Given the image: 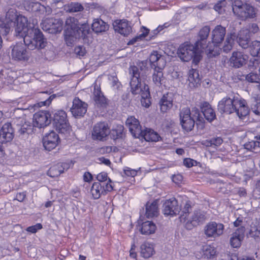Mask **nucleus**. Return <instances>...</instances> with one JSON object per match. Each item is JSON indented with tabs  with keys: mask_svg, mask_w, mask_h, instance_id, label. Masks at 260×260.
<instances>
[{
	"mask_svg": "<svg viewBox=\"0 0 260 260\" xmlns=\"http://www.w3.org/2000/svg\"><path fill=\"white\" fill-rule=\"evenodd\" d=\"M111 180L109 178L108 182H105V183H101L103 185V188L105 190V194H106L107 191H111L113 190V186L111 184Z\"/></svg>",
	"mask_w": 260,
	"mask_h": 260,
	"instance_id": "0e129e2a",
	"label": "nucleus"
},
{
	"mask_svg": "<svg viewBox=\"0 0 260 260\" xmlns=\"http://www.w3.org/2000/svg\"><path fill=\"white\" fill-rule=\"evenodd\" d=\"M218 110L221 113L231 114L236 112L240 118L245 117L249 113L248 107L244 100L233 96H226L220 101L218 104Z\"/></svg>",
	"mask_w": 260,
	"mask_h": 260,
	"instance_id": "7ed1b4c3",
	"label": "nucleus"
},
{
	"mask_svg": "<svg viewBox=\"0 0 260 260\" xmlns=\"http://www.w3.org/2000/svg\"><path fill=\"white\" fill-rule=\"evenodd\" d=\"M87 106L86 103L76 97L73 100V105L70 110L75 117H81L86 113Z\"/></svg>",
	"mask_w": 260,
	"mask_h": 260,
	"instance_id": "dca6fc26",
	"label": "nucleus"
},
{
	"mask_svg": "<svg viewBox=\"0 0 260 260\" xmlns=\"http://www.w3.org/2000/svg\"><path fill=\"white\" fill-rule=\"evenodd\" d=\"M129 73L131 76L129 84L132 94L134 95L141 94L144 89L142 88L141 82L139 80L140 72L138 68L135 66H131L129 69Z\"/></svg>",
	"mask_w": 260,
	"mask_h": 260,
	"instance_id": "0eeeda50",
	"label": "nucleus"
},
{
	"mask_svg": "<svg viewBox=\"0 0 260 260\" xmlns=\"http://www.w3.org/2000/svg\"><path fill=\"white\" fill-rule=\"evenodd\" d=\"M190 115L191 118H192L195 121L196 120H200V114L198 109L194 107L192 108L191 111H190Z\"/></svg>",
	"mask_w": 260,
	"mask_h": 260,
	"instance_id": "6e6d98bb",
	"label": "nucleus"
},
{
	"mask_svg": "<svg viewBox=\"0 0 260 260\" xmlns=\"http://www.w3.org/2000/svg\"><path fill=\"white\" fill-rule=\"evenodd\" d=\"M244 147L245 149L254 153H258L260 151V142L257 141H251L246 143L244 145Z\"/></svg>",
	"mask_w": 260,
	"mask_h": 260,
	"instance_id": "c03bdc74",
	"label": "nucleus"
},
{
	"mask_svg": "<svg viewBox=\"0 0 260 260\" xmlns=\"http://www.w3.org/2000/svg\"><path fill=\"white\" fill-rule=\"evenodd\" d=\"M123 171L124 174L127 176L134 177L137 174V172L136 170L132 169L127 167L124 169Z\"/></svg>",
	"mask_w": 260,
	"mask_h": 260,
	"instance_id": "69168bd1",
	"label": "nucleus"
},
{
	"mask_svg": "<svg viewBox=\"0 0 260 260\" xmlns=\"http://www.w3.org/2000/svg\"><path fill=\"white\" fill-rule=\"evenodd\" d=\"M92 29L95 33L105 32L109 29V25L101 19H95L91 25Z\"/></svg>",
	"mask_w": 260,
	"mask_h": 260,
	"instance_id": "72a5a7b5",
	"label": "nucleus"
},
{
	"mask_svg": "<svg viewBox=\"0 0 260 260\" xmlns=\"http://www.w3.org/2000/svg\"><path fill=\"white\" fill-rule=\"evenodd\" d=\"M53 123L57 131L61 134H67L70 131V124L67 120L66 113L63 110L56 111L53 114Z\"/></svg>",
	"mask_w": 260,
	"mask_h": 260,
	"instance_id": "423d86ee",
	"label": "nucleus"
},
{
	"mask_svg": "<svg viewBox=\"0 0 260 260\" xmlns=\"http://www.w3.org/2000/svg\"><path fill=\"white\" fill-rule=\"evenodd\" d=\"M248 48H249V53L252 56L260 57V41L251 42Z\"/></svg>",
	"mask_w": 260,
	"mask_h": 260,
	"instance_id": "79ce46f5",
	"label": "nucleus"
},
{
	"mask_svg": "<svg viewBox=\"0 0 260 260\" xmlns=\"http://www.w3.org/2000/svg\"><path fill=\"white\" fill-rule=\"evenodd\" d=\"M224 228L222 223L214 221L210 222L204 228V234L208 238H215L223 234Z\"/></svg>",
	"mask_w": 260,
	"mask_h": 260,
	"instance_id": "f8f14e48",
	"label": "nucleus"
},
{
	"mask_svg": "<svg viewBox=\"0 0 260 260\" xmlns=\"http://www.w3.org/2000/svg\"><path fill=\"white\" fill-rule=\"evenodd\" d=\"M181 211L180 207L178 205L177 200L172 198L165 201L162 205V212L166 216H174L179 214Z\"/></svg>",
	"mask_w": 260,
	"mask_h": 260,
	"instance_id": "4468645a",
	"label": "nucleus"
},
{
	"mask_svg": "<svg viewBox=\"0 0 260 260\" xmlns=\"http://www.w3.org/2000/svg\"><path fill=\"white\" fill-rule=\"evenodd\" d=\"M188 75L189 87L191 88L198 87L201 83V78L199 71L196 69H191L189 70Z\"/></svg>",
	"mask_w": 260,
	"mask_h": 260,
	"instance_id": "c756f323",
	"label": "nucleus"
},
{
	"mask_svg": "<svg viewBox=\"0 0 260 260\" xmlns=\"http://www.w3.org/2000/svg\"><path fill=\"white\" fill-rule=\"evenodd\" d=\"M83 9L82 5L78 3H71L67 6V11L71 13L81 12Z\"/></svg>",
	"mask_w": 260,
	"mask_h": 260,
	"instance_id": "de8ad7c7",
	"label": "nucleus"
},
{
	"mask_svg": "<svg viewBox=\"0 0 260 260\" xmlns=\"http://www.w3.org/2000/svg\"><path fill=\"white\" fill-rule=\"evenodd\" d=\"M75 53L79 57L83 56L86 53L85 48L83 46H76L74 49Z\"/></svg>",
	"mask_w": 260,
	"mask_h": 260,
	"instance_id": "5fc2aeb1",
	"label": "nucleus"
},
{
	"mask_svg": "<svg viewBox=\"0 0 260 260\" xmlns=\"http://www.w3.org/2000/svg\"><path fill=\"white\" fill-rule=\"evenodd\" d=\"M141 31L142 33L141 34L137 36L136 37L133 38L132 40H131L128 42L127 45H134L137 41H139L144 39L148 34L149 29L143 26L141 28Z\"/></svg>",
	"mask_w": 260,
	"mask_h": 260,
	"instance_id": "a18cd8bd",
	"label": "nucleus"
},
{
	"mask_svg": "<svg viewBox=\"0 0 260 260\" xmlns=\"http://www.w3.org/2000/svg\"><path fill=\"white\" fill-rule=\"evenodd\" d=\"M197 163V161L190 158H185L183 160L184 165L188 168H190L196 165Z\"/></svg>",
	"mask_w": 260,
	"mask_h": 260,
	"instance_id": "680f3d73",
	"label": "nucleus"
},
{
	"mask_svg": "<svg viewBox=\"0 0 260 260\" xmlns=\"http://www.w3.org/2000/svg\"><path fill=\"white\" fill-rule=\"evenodd\" d=\"M14 138L12 134H7L3 131V129L1 128L0 129V142L1 143H6L10 142Z\"/></svg>",
	"mask_w": 260,
	"mask_h": 260,
	"instance_id": "603ef678",
	"label": "nucleus"
},
{
	"mask_svg": "<svg viewBox=\"0 0 260 260\" xmlns=\"http://www.w3.org/2000/svg\"><path fill=\"white\" fill-rule=\"evenodd\" d=\"M104 184L100 182H94L91 186L90 192L94 199H99L102 194H105Z\"/></svg>",
	"mask_w": 260,
	"mask_h": 260,
	"instance_id": "e433bc0d",
	"label": "nucleus"
},
{
	"mask_svg": "<svg viewBox=\"0 0 260 260\" xmlns=\"http://www.w3.org/2000/svg\"><path fill=\"white\" fill-rule=\"evenodd\" d=\"M244 237V230L242 227L237 228L230 238V244L233 248H238Z\"/></svg>",
	"mask_w": 260,
	"mask_h": 260,
	"instance_id": "b1692460",
	"label": "nucleus"
},
{
	"mask_svg": "<svg viewBox=\"0 0 260 260\" xmlns=\"http://www.w3.org/2000/svg\"><path fill=\"white\" fill-rule=\"evenodd\" d=\"M125 123L134 137L135 138L140 137L142 129L138 119L133 116H131L127 119Z\"/></svg>",
	"mask_w": 260,
	"mask_h": 260,
	"instance_id": "aec40b11",
	"label": "nucleus"
},
{
	"mask_svg": "<svg viewBox=\"0 0 260 260\" xmlns=\"http://www.w3.org/2000/svg\"><path fill=\"white\" fill-rule=\"evenodd\" d=\"M28 10L34 12H38L42 14L43 5L39 2H29L27 6Z\"/></svg>",
	"mask_w": 260,
	"mask_h": 260,
	"instance_id": "49530a36",
	"label": "nucleus"
},
{
	"mask_svg": "<svg viewBox=\"0 0 260 260\" xmlns=\"http://www.w3.org/2000/svg\"><path fill=\"white\" fill-rule=\"evenodd\" d=\"M59 140L58 135L54 131L46 134L43 140L45 149L48 151L52 150L56 147Z\"/></svg>",
	"mask_w": 260,
	"mask_h": 260,
	"instance_id": "a211bd4d",
	"label": "nucleus"
},
{
	"mask_svg": "<svg viewBox=\"0 0 260 260\" xmlns=\"http://www.w3.org/2000/svg\"><path fill=\"white\" fill-rule=\"evenodd\" d=\"M26 46L22 43H17L12 48L11 55L12 58L17 61H27L29 58V53Z\"/></svg>",
	"mask_w": 260,
	"mask_h": 260,
	"instance_id": "9d476101",
	"label": "nucleus"
},
{
	"mask_svg": "<svg viewBox=\"0 0 260 260\" xmlns=\"http://www.w3.org/2000/svg\"><path fill=\"white\" fill-rule=\"evenodd\" d=\"M223 140L221 138L216 137L206 140L204 144L207 147H217L220 146Z\"/></svg>",
	"mask_w": 260,
	"mask_h": 260,
	"instance_id": "09e8293b",
	"label": "nucleus"
},
{
	"mask_svg": "<svg viewBox=\"0 0 260 260\" xmlns=\"http://www.w3.org/2000/svg\"><path fill=\"white\" fill-rule=\"evenodd\" d=\"M42 29L50 34H56L61 31L63 21L60 19H46L41 23Z\"/></svg>",
	"mask_w": 260,
	"mask_h": 260,
	"instance_id": "9b49d317",
	"label": "nucleus"
},
{
	"mask_svg": "<svg viewBox=\"0 0 260 260\" xmlns=\"http://www.w3.org/2000/svg\"><path fill=\"white\" fill-rule=\"evenodd\" d=\"M245 29L249 31V35H250L251 33L255 34L259 30V27L257 24L254 23L250 24L248 25V27Z\"/></svg>",
	"mask_w": 260,
	"mask_h": 260,
	"instance_id": "4d7b16f0",
	"label": "nucleus"
},
{
	"mask_svg": "<svg viewBox=\"0 0 260 260\" xmlns=\"http://www.w3.org/2000/svg\"><path fill=\"white\" fill-rule=\"evenodd\" d=\"M115 31L124 36H127L132 31L131 23L126 20H116L113 23Z\"/></svg>",
	"mask_w": 260,
	"mask_h": 260,
	"instance_id": "f3484780",
	"label": "nucleus"
},
{
	"mask_svg": "<svg viewBox=\"0 0 260 260\" xmlns=\"http://www.w3.org/2000/svg\"><path fill=\"white\" fill-rule=\"evenodd\" d=\"M34 126L39 128L49 125L51 122V114L47 111H41L34 115Z\"/></svg>",
	"mask_w": 260,
	"mask_h": 260,
	"instance_id": "2eb2a0df",
	"label": "nucleus"
},
{
	"mask_svg": "<svg viewBox=\"0 0 260 260\" xmlns=\"http://www.w3.org/2000/svg\"><path fill=\"white\" fill-rule=\"evenodd\" d=\"M247 59V56L242 52L234 51L230 58V65L235 68H240L246 64Z\"/></svg>",
	"mask_w": 260,
	"mask_h": 260,
	"instance_id": "6ab92c4d",
	"label": "nucleus"
},
{
	"mask_svg": "<svg viewBox=\"0 0 260 260\" xmlns=\"http://www.w3.org/2000/svg\"><path fill=\"white\" fill-rule=\"evenodd\" d=\"M44 53V57L47 60H51L55 56V53L52 49H46Z\"/></svg>",
	"mask_w": 260,
	"mask_h": 260,
	"instance_id": "052dcab7",
	"label": "nucleus"
},
{
	"mask_svg": "<svg viewBox=\"0 0 260 260\" xmlns=\"http://www.w3.org/2000/svg\"><path fill=\"white\" fill-rule=\"evenodd\" d=\"M178 57L183 61H188L192 59V62L198 64L202 58L200 50L196 45L187 42L181 44L178 49Z\"/></svg>",
	"mask_w": 260,
	"mask_h": 260,
	"instance_id": "20e7f679",
	"label": "nucleus"
},
{
	"mask_svg": "<svg viewBox=\"0 0 260 260\" xmlns=\"http://www.w3.org/2000/svg\"><path fill=\"white\" fill-rule=\"evenodd\" d=\"M48 5H46V6L43 5V8L42 9V14H45V15H48L52 13V9Z\"/></svg>",
	"mask_w": 260,
	"mask_h": 260,
	"instance_id": "774afa93",
	"label": "nucleus"
},
{
	"mask_svg": "<svg viewBox=\"0 0 260 260\" xmlns=\"http://www.w3.org/2000/svg\"><path fill=\"white\" fill-rule=\"evenodd\" d=\"M192 211V206L191 203L189 201H187L182 209L180 212V220L182 221L184 220V221L187 220V218L190 216V211Z\"/></svg>",
	"mask_w": 260,
	"mask_h": 260,
	"instance_id": "ea45409f",
	"label": "nucleus"
},
{
	"mask_svg": "<svg viewBox=\"0 0 260 260\" xmlns=\"http://www.w3.org/2000/svg\"><path fill=\"white\" fill-rule=\"evenodd\" d=\"M140 137L144 138L146 141L156 142L159 140L160 136L153 130L146 128L144 130H142Z\"/></svg>",
	"mask_w": 260,
	"mask_h": 260,
	"instance_id": "c9c22d12",
	"label": "nucleus"
},
{
	"mask_svg": "<svg viewBox=\"0 0 260 260\" xmlns=\"http://www.w3.org/2000/svg\"><path fill=\"white\" fill-rule=\"evenodd\" d=\"M226 33L225 28L220 25H217L212 31V40L215 44H220Z\"/></svg>",
	"mask_w": 260,
	"mask_h": 260,
	"instance_id": "a878e982",
	"label": "nucleus"
},
{
	"mask_svg": "<svg viewBox=\"0 0 260 260\" xmlns=\"http://www.w3.org/2000/svg\"><path fill=\"white\" fill-rule=\"evenodd\" d=\"M65 26L64 40L68 46H73L80 39L84 43H88L91 32L88 24L80 23L77 19L70 17L66 19Z\"/></svg>",
	"mask_w": 260,
	"mask_h": 260,
	"instance_id": "f03ea898",
	"label": "nucleus"
},
{
	"mask_svg": "<svg viewBox=\"0 0 260 260\" xmlns=\"http://www.w3.org/2000/svg\"><path fill=\"white\" fill-rule=\"evenodd\" d=\"M158 214V208L157 201L147 203L146 205V216L148 218L157 216Z\"/></svg>",
	"mask_w": 260,
	"mask_h": 260,
	"instance_id": "f704fd0d",
	"label": "nucleus"
},
{
	"mask_svg": "<svg viewBox=\"0 0 260 260\" xmlns=\"http://www.w3.org/2000/svg\"><path fill=\"white\" fill-rule=\"evenodd\" d=\"M233 44L234 39L231 36H228L222 47L223 52L225 53L230 52L233 48Z\"/></svg>",
	"mask_w": 260,
	"mask_h": 260,
	"instance_id": "8fccbe9b",
	"label": "nucleus"
},
{
	"mask_svg": "<svg viewBox=\"0 0 260 260\" xmlns=\"http://www.w3.org/2000/svg\"><path fill=\"white\" fill-rule=\"evenodd\" d=\"M234 14L242 20L254 18L256 15L255 8L240 0H231Z\"/></svg>",
	"mask_w": 260,
	"mask_h": 260,
	"instance_id": "39448f33",
	"label": "nucleus"
},
{
	"mask_svg": "<svg viewBox=\"0 0 260 260\" xmlns=\"http://www.w3.org/2000/svg\"><path fill=\"white\" fill-rule=\"evenodd\" d=\"M16 21L7 20L0 26V32L7 35L11 30V27L14 25L15 36L23 38V42L30 50L44 48L47 44L46 39L39 28L36 19H32V22L28 23L26 17L22 15L17 17L15 15Z\"/></svg>",
	"mask_w": 260,
	"mask_h": 260,
	"instance_id": "f257e3e1",
	"label": "nucleus"
},
{
	"mask_svg": "<svg viewBox=\"0 0 260 260\" xmlns=\"http://www.w3.org/2000/svg\"><path fill=\"white\" fill-rule=\"evenodd\" d=\"M219 44H215L213 41L209 42L206 44L205 48H200L199 50H204L209 57H212L219 54Z\"/></svg>",
	"mask_w": 260,
	"mask_h": 260,
	"instance_id": "7c9ffc66",
	"label": "nucleus"
},
{
	"mask_svg": "<svg viewBox=\"0 0 260 260\" xmlns=\"http://www.w3.org/2000/svg\"><path fill=\"white\" fill-rule=\"evenodd\" d=\"M42 225L41 223H37L35 225L27 228L26 230L31 233H36L38 230L42 229Z\"/></svg>",
	"mask_w": 260,
	"mask_h": 260,
	"instance_id": "13d9d810",
	"label": "nucleus"
},
{
	"mask_svg": "<svg viewBox=\"0 0 260 260\" xmlns=\"http://www.w3.org/2000/svg\"><path fill=\"white\" fill-rule=\"evenodd\" d=\"M69 168V165L67 163L57 164L51 167L47 172V175L52 177H58L62 173L64 170Z\"/></svg>",
	"mask_w": 260,
	"mask_h": 260,
	"instance_id": "cd10ccee",
	"label": "nucleus"
},
{
	"mask_svg": "<svg viewBox=\"0 0 260 260\" xmlns=\"http://www.w3.org/2000/svg\"><path fill=\"white\" fill-rule=\"evenodd\" d=\"M200 108L205 118L209 122H212L216 118V114L211 106L207 102L201 103Z\"/></svg>",
	"mask_w": 260,
	"mask_h": 260,
	"instance_id": "bb28decb",
	"label": "nucleus"
},
{
	"mask_svg": "<svg viewBox=\"0 0 260 260\" xmlns=\"http://www.w3.org/2000/svg\"><path fill=\"white\" fill-rule=\"evenodd\" d=\"M3 129V131L7 133V134H12L14 135V129L12 126V124L11 123H6L4 124L2 127Z\"/></svg>",
	"mask_w": 260,
	"mask_h": 260,
	"instance_id": "bf43d9fd",
	"label": "nucleus"
},
{
	"mask_svg": "<svg viewBox=\"0 0 260 260\" xmlns=\"http://www.w3.org/2000/svg\"><path fill=\"white\" fill-rule=\"evenodd\" d=\"M123 135V127L121 125L118 126L116 128L112 129L111 136L112 139L116 140L121 139Z\"/></svg>",
	"mask_w": 260,
	"mask_h": 260,
	"instance_id": "3c124183",
	"label": "nucleus"
},
{
	"mask_svg": "<svg viewBox=\"0 0 260 260\" xmlns=\"http://www.w3.org/2000/svg\"><path fill=\"white\" fill-rule=\"evenodd\" d=\"M14 123L17 126L18 133L20 135L29 134L32 132L33 126L30 122H26L22 118L14 120Z\"/></svg>",
	"mask_w": 260,
	"mask_h": 260,
	"instance_id": "4be33fe9",
	"label": "nucleus"
},
{
	"mask_svg": "<svg viewBox=\"0 0 260 260\" xmlns=\"http://www.w3.org/2000/svg\"><path fill=\"white\" fill-rule=\"evenodd\" d=\"M107 174L105 172H102L96 176V179L99 181L98 182L105 183L107 179Z\"/></svg>",
	"mask_w": 260,
	"mask_h": 260,
	"instance_id": "338daca9",
	"label": "nucleus"
},
{
	"mask_svg": "<svg viewBox=\"0 0 260 260\" xmlns=\"http://www.w3.org/2000/svg\"><path fill=\"white\" fill-rule=\"evenodd\" d=\"M56 97V94H52L49 96L45 101L41 102L39 103L40 107L43 106H49L51 103V101Z\"/></svg>",
	"mask_w": 260,
	"mask_h": 260,
	"instance_id": "e2e57ef3",
	"label": "nucleus"
},
{
	"mask_svg": "<svg viewBox=\"0 0 260 260\" xmlns=\"http://www.w3.org/2000/svg\"><path fill=\"white\" fill-rule=\"evenodd\" d=\"M141 254L144 258L150 257L153 253V248L149 243H144L141 246Z\"/></svg>",
	"mask_w": 260,
	"mask_h": 260,
	"instance_id": "a19ab883",
	"label": "nucleus"
},
{
	"mask_svg": "<svg viewBox=\"0 0 260 260\" xmlns=\"http://www.w3.org/2000/svg\"><path fill=\"white\" fill-rule=\"evenodd\" d=\"M149 60L152 69H163L166 66V61L157 51H153L150 55Z\"/></svg>",
	"mask_w": 260,
	"mask_h": 260,
	"instance_id": "412c9836",
	"label": "nucleus"
},
{
	"mask_svg": "<svg viewBox=\"0 0 260 260\" xmlns=\"http://www.w3.org/2000/svg\"><path fill=\"white\" fill-rule=\"evenodd\" d=\"M250 37L249 31L246 29L242 28L238 34L237 42L242 48L247 49L250 45Z\"/></svg>",
	"mask_w": 260,
	"mask_h": 260,
	"instance_id": "393cba45",
	"label": "nucleus"
},
{
	"mask_svg": "<svg viewBox=\"0 0 260 260\" xmlns=\"http://www.w3.org/2000/svg\"><path fill=\"white\" fill-rule=\"evenodd\" d=\"M141 96V103L142 105L146 108H148L151 104L150 99V95L149 90V87L145 83H144V91L142 92Z\"/></svg>",
	"mask_w": 260,
	"mask_h": 260,
	"instance_id": "4c0bfd02",
	"label": "nucleus"
},
{
	"mask_svg": "<svg viewBox=\"0 0 260 260\" xmlns=\"http://www.w3.org/2000/svg\"><path fill=\"white\" fill-rule=\"evenodd\" d=\"M154 71L152 74V81L154 84L160 86L162 84V81L164 79V74L162 72L163 69L158 68L153 69Z\"/></svg>",
	"mask_w": 260,
	"mask_h": 260,
	"instance_id": "58836bf2",
	"label": "nucleus"
},
{
	"mask_svg": "<svg viewBox=\"0 0 260 260\" xmlns=\"http://www.w3.org/2000/svg\"><path fill=\"white\" fill-rule=\"evenodd\" d=\"M173 94L172 93H168L163 95L159 101L160 111L162 112H166L170 110L173 106Z\"/></svg>",
	"mask_w": 260,
	"mask_h": 260,
	"instance_id": "c85d7f7f",
	"label": "nucleus"
},
{
	"mask_svg": "<svg viewBox=\"0 0 260 260\" xmlns=\"http://www.w3.org/2000/svg\"><path fill=\"white\" fill-rule=\"evenodd\" d=\"M202 257L207 259L213 258L216 255V251L214 247H212L210 245L204 246L202 249Z\"/></svg>",
	"mask_w": 260,
	"mask_h": 260,
	"instance_id": "37998d69",
	"label": "nucleus"
},
{
	"mask_svg": "<svg viewBox=\"0 0 260 260\" xmlns=\"http://www.w3.org/2000/svg\"><path fill=\"white\" fill-rule=\"evenodd\" d=\"M246 79L247 81L251 83H258L260 81L258 75L254 73H250L247 75Z\"/></svg>",
	"mask_w": 260,
	"mask_h": 260,
	"instance_id": "864d4df0",
	"label": "nucleus"
},
{
	"mask_svg": "<svg viewBox=\"0 0 260 260\" xmlns=\"http://www.w3.org/2000/svg\"><path fill=\"white\" fill-rule=\"evenodd\" d=\"M205 213L200 210H194L190 216L187 218L185 227L190 230L193 228L203 224L206 220Z\"/></svg>",
	"mask_w": 260,
	"mask_h": 260,
	"instance_id": "1a4fd4ad",
	"label": "nucleus"
},
{
	"mask_svg": "<svg viewBox=\"0 0 260 260\" xmlns=\"http://www.w3.org/2000/svg\"><path fill=\"white\" fill-rule=\"evenodd\" d=\"M156 225L151 221L143 222L140 226L139 230L143 235H149L155 233Z\"/></svg>",
	"mask_w": 260,
	"mask_h": 260,
	"instance_id": "2f4dec72",
	"label": "nucleus"
},
{
	"mask_svg": "<svg viewBox=\"0 0 260 260\" xmlns=\"http://www.w3.org/2000/svg\"><path fill=\"white\" fill-rule=\"evenodd\" d=\"M190 116V110L188 108H183L180 113L182 127L187 132L193 129L195 124V121Z\"/></svg>",
	"mask_w": 260,
	"mask_h": 260,
	"instance_id": "ddd939ff",
	"label": "nucleus"
},
{
	"mask_svg": "<svg viewBox=\"0 0 260 260\" xmlns=\"http://www.w3.org/2000/svg\"><path fill=\"white\" fill-rule=\"evenodd\" d=\"M110 133L107 123L100 122L94 125L92 132V138L94 140L106 141Z\"/></svg>",
	"mask_w": 260,
	"mask_h": 260,
	"instance_id": "6e6552de",
	"label": "nucleus"
},
{
	"mask_svg": "<svg viewBox=\"0 0 260 260\" xmlns=\"http://www.w3.org/2000/svg\"><path fill=\"white\" fill-rule=\"evenodd\" d=\"M210 31L209 26L203 27L199 31L198 35V40L195 45L198 48H205L207 42V38L209 37Z\"/></svg>",
	"mask_w": 260,
	"mask_h": 260,
	"instance_id": "5701e85b",
	"label": "nucleus"
},
{
	"mask_svg": "<svg viewBox=\"0 0 260 260\" xmlns=\"http://www.w3.org/2000/svg\"><path fill=\"white\" fill-rule=\"evenodd\" d=\"M93 99L98 107H105L107 104V99L100 89L94 88Z\"/></svg>",
	"mask_w": 260,
	"mask_h": 260,
	"instance_id": "473e14b6",
	"label": "nucleus"
}]
</instances>
